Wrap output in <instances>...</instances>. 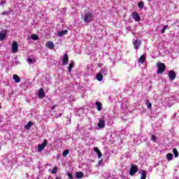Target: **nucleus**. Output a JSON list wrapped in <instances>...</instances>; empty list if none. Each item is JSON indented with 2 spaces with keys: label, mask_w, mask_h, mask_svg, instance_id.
Listing matches in <instances>:
<instances>
[{
  "label": "nucleus",
  "mask_w": 179,
  "mask_h": 179,
  "mask_svg": "<svg viewBox=\"0 0 179 179\" xmlns=\"http://www.w3.org/2000/svg\"><path fill=\"white\" fill-rule=\"evenodd\" d=\"M146 61V57L145 55H141V57L138 59V62L140 64H145V62Z\"/></svg>",
  "instance_id": "17"
},
{
  "label": "nucleus",
  "mask_w": 179,
  "mask_h": 179,
  "mask_svg": "<svg viewBox=\"0 0 179 179\" xmlns=\"http://www.w3.org/2000/svg\"><path fill=\"white\" fill-rule=\"evenodd\" d=\"M64 157L68 156V155H69V150H66L63 152L62 153Z\"/></svg>",
  "instance_id": "29"
},
{
  "label": "nucleus",
  "mask_w": 179,
  "mask_h": 179,
  "mask_svg": "<svg viewBox=\"0 0 179 179\" xmlns=\"http://www.w3.org/2000/svg\"><path fill=\"white\" fill-rule=\"evenodd\" d=\"M146 106L148 108L152 109V103H150V101L149 100L146 101Z\"/></svg>",
  "instance_id": "28"
},
{
  "label": "nucleus",
  "mask_w": 179,
  "mask_h": 179,
  "mask_svg": "<svg viewBox=\"0 0 179 179\" xmlns=\"http://www.w3.org/2000/svg\"><path fill=\"white\" fill-rule=\"evenodd\" d=\"M17 50H19V44L17 42L14 41L12 44L11 52L13 54H16V52H17Z\"/></svg>",
  "instance_id": "4"
},
{
  "label": "nucleus",
  "mask_w": 179,
  "mask_h": 179,
  "mask_svg": "<svg viewBox=\"0 0 179 179\" xmlns=\"http://www.w3.org/2000/svg\"><path fill=\"white\" fill-rule=\"evenodd\" d=\"M142 42L138 39L133 41V45H134L135 50H138L139 47H141V43Z\"/></svg>",
  "instance_id": "8"
},
{
  "label": "nucleus",
  "mask_w": 179,
  "mask_h": 179,
  "mask_svg": "<svg viewBox=\"0 0 179 179\" xmlns=\"http://www.w3.org/2000/svg\"><path fill=\"white\" fill-rule=\"evenodd\" d=\"M68 61H69V57L68 56V54H65L63 56V59H62V64L64 66L65 65H68Z\"/></svg>",
  "instance_id": "10"
},
{
  "label": "nucleus",
  "mask_w": 179,
  "mask_h": 179,
  "mask_svg": "<svg viewBox=\"0 0 179 179\" xmlns=\"http://www.w3.org/2000/svg\"><path fill=\"white\" fill-rule=\"evenodd\" d=\"M73 65H75V62H73V60H72L68 67L69 72H72V68H73Z\"/></svg>",
  "instance_id": "20"
},
{
  "label": "nucleus",
  "mask_w": 179,
  "mask_h": 179,
  "mask_svg": "<svg viewBox=\"0 0 179 179\" xmlns=\"http://www.w3.org/2000/svg\"><path fill=\"white\" fill-rule=\"evenodd\" d=\"M0 122H2V120H1V118H0Z\"/></svg>",
  "instance_id": "40"
},
{
  "label": "nucleus",
  "mask_w": 179,
  "mask_h": 179,
  "mask_svg": "<svg viewBox=\"0 0 179 179\" xmlns=\"http://www.w3.org/2000/svg\"><path fill=\"white\" fill-rule=\"evenodd\" d=\"M0 150H1V145H0Z\"/></svg>",
  "instance_id": "42"
},
{
  "label": "nucleus",
  "mask_w": 179,
  "mask_h": 179,
  "mask_svg": "<svg viewBox=\"0 0 179 179\" xmlns=\"http://www.w3.org/2000/svg\"><path fill=\"white\" fill-rule=\"evenodd\" d=\"M177 75L176 74V71H170L169 73V78L170 80H174L176 79Z\"/></svg>",
  "instance_id": "9"
},
{
  "label": "nucleus",
  "mask_w": 179,
  "mask_h": 179,
  "mask_svg": "<svg viewBox=\"0 0 179 179\" xmlns=\"http://www.w3.org/2000/svg\"><path fill=\"white\" fill-rule=\"evenodd\" d=\"M6 37V34L2 33V32L0 33V41H3Z\"/></svg>",
  "instance_id": "22"
},
{
  "label": "nucleus",
  "mask_w": 179,
  "mask_h": 179,
  "mask_svg": "<svg viewBox=\"0 0 179 179\" xmlns=\"http://www.w3.org/2000/svg\"><path fill=\"white\" fill-rule=\"evenodd\" d=\"M67 176H68L69 178H70V179H73V177L72 176V173H68Z\"/></svg>",
  "instance_id": "33"
},
{
  "label": "nucleus",
  "mask_w": 179,
  "mask_h": 179,
  "mask_svg": "<svg viewBox=\"0 0 179 179\" xmlns=\"http://www.w3.org/2000/svg\"><path fill=\"white\" fill-rule=\"evenodd\" d=\"M5 3H6V1H1V3H0V5H5Z\"/></svg>",
  "instance_id": "35"
},
{
  "label": "nucleus",
  "mask_w": 179,
  "mask_h": 179,
  "mask_svg": "<svg viewBox=\"0 0 179 179\" xmlns=\"http://www.w3.org/2000/svg\"><path fill=\"white\" fill-rule=\"evenodd\" d=\"M38 96L39 99H44V97H45L44 89H43V88L39 89Z\"/></svg>",
  "instance_id": "11"
},
{
  "label": "nucleus",
  "mask_w": 179,
  "mask_h": 179,
  "mask_svg": "<svg viewBox=\"0 0 179 179\" xmlns=\"http://www.w3.org/2000/svg\"><path fill=\"white\" fill-rule=\"evenodd\" d=\"M136 173H138V166L137 165H131L129 173L130 174V176H135V174H136Z\"/></svg>",
  "instance_id": "6"
},
{
  "label": "nucleus",
  "mask_w": 179,
  "mask_h": 179,
  "mask_svg": "<svg viewBox=\"0 0 179 179\" xmlns=\"http://www.w3.org/2000/svg\"><path fill=\"white\" fill-rule=\"evenodd\" d=\"M167 27H169V25H165L163 29H162L161 33L164 34L166 33V30H167Z\"/></svg>",
  "instance_id": "30"
},
{
  "label": "nucleus",
  "mask_w": 179,
  "mask_h": 179,
  "mask_svg": "<svg viewBox=\"0 0 179 179\" xmlns=\"http://www.w3.org/2000/svg\"><path fill=\"white\" fill-rule=\"evenodd\" d=\"M13 79L15 80V83H20V77L17 74H14L13 76Z\"/></svg>",
  "instance_id": "15"
},
{
  "label": "nucleus",
  "mask_w": 179,
  "mask_h": 179,
  "mask_svg": "<svg viewBox=\"0 0 179 179\" xmlns=\"http://www.w3.org/2000/svg\"><path fill=\"white\" fill-rule=\"evenodd\" d=\"M31 38H32V40H34V41H37V40H38V35H37V34H32L31 36Z\"/></svg>",
  "instance_id": "26"
},
{
  "label": "nucleus",
  "mask_w": 179,
  "mask_h": 179,
  "mask_svg": "<svg viewBox=\"0 0 179 179\" xmlns=\"http://www.w3.org/2000/svg\"><path fill=\"white\" fill-rule=\"evenodd\" d=\"M47 145H48V141L47 140H43V143L38 145V152H43V150L45 149Z\"/></svg>",
  "instance_id": "3"
},
{
  "label": "nucleus",
  "mask_w": 179,
  "mask_h": 179,
  "mask_svg": "<svg viewBox=\"0 0 179 179\" xmlns=\"http://www.w3.org/2000/svg\"><path fill=\"white\" fill-rule=\"evenodd\" d=\"M56 107H57V105L55 104L52 107V110H55Z\"/></svg>",
  "instance_id": "36"
},
{
  "label": "nucleus",
  "mask_w": 179,
  "mask_h": 179,
  "mask_svg": "<svg viewBox=\"0 0 179 179\" xmlns=\"http://www.w3.org/2000/svg\"><path fill=\"white\" fill-rule=\"evenodd\" d=\"M106 72H107V70L106 69H101L100 73L96 75V80H99V82H101V80H103V74L101 73H106Z\"/></svg>",
  "instance_id": "5"
},
{
  "label": "nucleus",
  "mask_w": 179,
  "mask_h": 179,
  "mask_svg": "<svg viewBox=\"0 0 179 179\" xmlns=\"http://www.w3.org/2000/svg\"><path fill=\"white\" fill-rule=\"evenodd\" d=\"M66 34H68V30L65 29V30L59 31L57 34V36L59 37H62V36H66Z\"/></svg>",
  "instance_id": "14"
},
{
  "label": "nucleus",
  "mask_w": 179,
  "mask_h": 179,
  "mask_svg": "<svg viewBox=\"0 0 179 179\" xmlns=\"http://www.w3.org/2000/svg\"><path fill=\"white\" fill-rule=\"evenodd\" d=\"M45 46L47 47V48H49L50 50H54L55 45H54V43L49 41L47 42Z\"/></svg>",
  "instance_id": "12"
},
{
  "label": "nucleus",
  "mask_w": 179,
  "mask_h": 179,
  "mask_svg": "<svg viewBox=\"0 0 179 179\" xmlns=\"http://www.w3.org/2000/svg\"><path fill=\"white\" fill-rule=\"evenodd\" d=\"M166 158L169 159V162H171V160H173V154L168 153L166 155Z\"/></svg>",
  "instance_id": "27"
},
{
  "label": "nucleus",
  "mask_w": 179,
  "mask_h": 179,
  "mask_svg": "<svg viewBox=\"0 0 179 179\" xmlns=\"http://www.w3.org/2000/svg\"><path fill=\"white\" fill-rule=\"evenodd\" d=\"M57 170H58V167L57 166H55L53 168V169L52 170V174H55V173H57Z\"/></svg>",
  "instance_id": "31"
},
{
  "label": "nucleus",
  "mask_w": 179,
  "mask_h": 179,
  "mask_svg": "<svg viewBox=\"0 0 179 179\" xmlns=\"http://www.w3.org/2000/svg\"><path fill=\"white\" fill-rule=\"evenodd\" d=\"M27 62H28L29 64H33V59H31V58H28V59H27Z\"/></svg>",
  "instance_id": "34"
},
{
  "label": "nucleus",
  "mask_w": 179,
  "mask_h": 179,
  "mask_svg": "<svg viewBox=\"0 0 179 179\" xmlns=\"http://www.w3.org/2000/svg\"><path fill=\"white\" fill-rule=\"evenodd\" d=\"M141 179H146V171L141 170Z\"/></svg>",
  "instance_id": "23"
},
{
  "label": "nucleus",
  "mask_w": 179,
  "mask_h": 179,
  "mask_svg": "<svg viewBox=\"0 0 179 179\" xmlns=\"http://www.w3.org/2000/svg\"><path fill=\"white\" fill-rule=\"evenodd\" d=\"M101 163H103V161H102V160H101V161L99 162V164H101Z\"/></svg>",
  "instance_id": "38"
},
{
  "label": "nucleus",
  "mask_w": 179,
  "mask_h": 179,
  "mask_svg": "<svg viewBox=\"0 0 179 179\" xmlns=\"http://www.w3.org/2000/svg\"><path fill=\"white\" fill-rule=\"evenodd\" d=\"M31 125H33V122H28L27 125L24 127L25 129H30L31 128Z\"/></svg>",
  "instance_id": "21"
},
{
  "label": "nucleus",
  "mask_w": 179,
  "mask_h": 179,
  "mask_svg": "<svg viewBox=\"0 0 179 179\" xmlns=\"http://www.w3.org/2000/svg\"><path fill=\"white\" fill-rule=\"evenodd\" d=\"M173 153L175 157H178L179 153H178V150H177V148L173 149Z\"/></svg>",
  "instance_id": "24"
},
{
  "label": "nucleus",
  "mask_w": 179,
  "mask_h": 179,
  "mask_svg": "<svg viewBox=\"0 0 179 179\" xmlns=\"http://www.w3.org/2000/svg\"><path fill=\"white\" fill-rule=\"evenodd\" d=\"M94 150L98 155V159H100L101 156H103V154H101V152L100 151V150H99V148H94Z\"/></svg>",
  "instance_id": "16"
},
{
  "label": "nucleus",
  "mask_w": 179,
  "mask_h": 179,
  "mask_svg": "<svg viewBox=\"0 0 179 179\" xmlns=\"http://www.w3.org/2000/svg\"><path fill=\"white\" fill-rule=\"evenodd\" d=\"M156 66L158 69L157 73L162 74L164 71H166V64L160 62H157Z\"/></svg>",
  "instance_id": "2"
},
{
  "label": "nucleus",
  "mask_w": 179,
  "mask_h": 179,
  "mask_svg": "<svg viewBox=\"0 0 179 179\" xmlns=\"http://www.w3.org/2000/svg\"><path fill=\"white\" fill-rule=\"evenodd\" d=\"M55 179H61V177H56Z\"/></svg>",
  "instance_id": "39"
},
{
  "label": "nucleus",
  "mask_w": 179,
  "mask_h": 179,
  "mask_svg": "<svg viewBox=\"0 0 179 179\" xmlns=\"http://www.w3.org/2000/svg\"><path fill=\"white\" fill-rule=\"evenodd\" d=\"M157 137L155 135H152L151 140L153 141V142H156Z\"/></svg>",
  "instance_id": "32"
},
{
  "label": "nucleus",
  "mask_w": 179,
  "mask_h": 179,
  "mask_svg": "<svg viewBox=\"0 0 179 179\" xmlns=\"http://www.w3.org/2000/svg\"><path fill=\"white\" fill-rule=\"evenodd\" d=\"M3 15H8V12H6H6H3Z\"/></svg>",
  "instance_id": "37"
},
{
  "label": "nucleus",
  "mask_w": 179,
  "mask_h": 179,
  "mask_svg": "<svg viewBox=\"0 0 179 179\" xmlns=\"http://www.w3.org/2000/svg\"><path fill=\"white\" fill-rule=\"evenodd\" d=\"M1 108H2V106H1V105H0V109H1Z\"/></svg>",
  "instance_id": "41"
},
{
  "label": "nucleus",
  "mask_w": 179,
  "mask_h": 179,
  "mask_svg": "<svg viewBox=\"0 0 179 179\" xmlns=\"http://www.w3.org/2000/svg\"><path fill=\"white\" fill-rule=\"evenodd\" d=\"M98 111H101V102L96 101L95 103Z\"/></svg>",
  "instance_id": "19"
},
{
  "label": "nucleus",
  "mask_w": 179,
  "mask_h": 179,
  "mask_svg": "<svg viewBox=\"0 0 179 179\" xmlns=\"http://www.w3.org/2000/svg\"><path fill=\"white\" fill-rule=\"evenodd\" d=\"M106 127V121L103 120H99L98 122V128L102 129Z\"/></svg>",
  "instance_id": "13"
},
{
  "label": "nucleus",
  "mask_w": 179,
  "mask_h": 179,
  "mask_svg": "<svg viewBox=\"0 0 179 179\" xmlns=\"http://www.w3.org/2000/svg\"><path fill=\"white\" fill-rule=\"evenodd\" d=\"M131 17L135 20V22H141V16L136 12H133L131 13Z\"/></svg>",
  "instance_id": "7"
},
{
  "label": "nucleus",
  "mask_w": 179,
  "mask_h": 179,
  "mask_svg": "<svg viewBox=\"0 0 179 179\" xmlns=\"http://www.w3.org/2000/svg\"><path fill=\"white\" fill-rule=\"evenodd\" d=\"M94 15L90 11H88L84 14L83 20L85 23H90L92 22V19Z\"/></svg>",
  "instance_id": "1"
},
{
  "label": "nucleus",
  "mask_w": 179,
  "mask_h": 179,
  "mask_svg": "<svg viewBox=\"0 0 179 179\" xmlns=\"http://www.w3.org/2000/svg\"><path fill=\"white\" fill-rule=\"evenodd\" d=\"M84 176H83V172L80 171V172H76V178H83Z\"/></svg>",
  "instance_id": "18"
},
{
  "label": "nucleus",
  "mask_w": 179,
  "mask_h": 179,
  "mask_svg": "<svg viewBox=\"0 0 179 179\" xmlns=\"http://www.w3.org/2000/svg\"><path fill=\"white\" fill-rule=\"evenodd\" d=\"M138 6L140 9H143V6H145V3L143 1H139L138 3Z\"/></svg>",
  "instance_id": "25"
}]
</instances>
